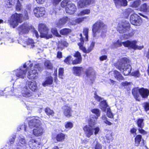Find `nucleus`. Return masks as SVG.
Listing matches in <instances>:
<instances>
[{"label":"nucleus","instance_id":"obj_1","mask_svg":"<svg viewBox=\"0 0 149 149\" xmlns=\"http://www.w3.org/2000/svg\"><path fill=\"white\" fill-rule=\"evenodd\" d=\"M32 65L30 61H28L24 64L23 66L20 67L12 71V74L13 75L11 77L10 81H15L19 78L24 79L26 78L27 69H29V67L31 68Z\"/></svg>","mask_w":149,"mask_h":149},{"label":"nucleus","instance_id":"obj_2","mask_svg":"<svg viewBox=\"0 0 149 149\" xmlns=\"http://www.w3.org/2000/svg\"><path fill=\"white\" fill-rule=\"evenodd\" d=\"M41 119L38 117H34L29 122V126L30 128H34L33 134L36 136H41L44 132V129L42 125Z\"/></svg>","mask_w":149,"mask_h":149},{"label":"nucleus","instance_id":"obj_3","mask_svg":"<svg viewBox=\"0 0 149 149\" xmlns=\"http://www.w3.org/2000/svg\"><path fill=\"white\" fill-rule=\"evenodd\" d=\"M107 26L100 20L97 21L93 25L92 31L93 37L100 36L104 38L106 36Z\"/></svg>","mask_w":149,"mask_h":149},{"label":"nucleus","instance_id":"obj_4","mask_svg":"<svg viewBox=\"0 0 149 149\" xmlns=\"http://www.w3.org/2000/svg\"><path fill=\"white\" fill-rule=\"evenodd\" d=\"M28 19V12L26 10H24L23 14L15 13L12 15L8 20V22L11 26L14 28L17 26L19 23L22 22L23 19Z\"/></svg>","mask_w":149,"mask_h":149},{"label":"nucleus","instance_id":"obj_5","mask_svg":"<svg viewBox=\"0 0 149 149\" xmlns=\"http://www.w3.org/2000/svg\"><path fill=\"white\" fill-rule=\"evenodd\" d=\"M116 67L122 72L125 75H128L130 73L132 67L130 64V60L127 58H121L116 65Z\"/></svg>","mask_w":149,"mask_h":149},{"label":"nucleus","instance_id":"obj_6","mask_svg":"<svg viewBox=\"0 0 149 149\" xmlns=\"http://www.w3.org/2000/svg\"><path fill=\"white\" fill-rule=\"evenodd\" d=\"M88 28H85L84 29L83 34L85 36V38H84V37H82V34H80V36H81L80 38L81 42L78 44L80 49L82 50L83 52L85 53H88L91 52L93 49L95 45V42H92L87 50L83 46L84 43V40L85 41H87L88 40Z\"/></svg>","mask_w":149,"mask_h":149},{"label":"nucleus","instance_id":"obj_7","mask_svg":"<svg viewBox=\"0 0 149 149\" xmlns=\"http://www.w3.org/2000/svg\"><path fill=\"white\" fill-rule=\"evenodd\" d=\"M31 63L32 65L31 68L29 67V69L27 70H30L28 74L27 77L30 79H36L38 77V73L41 70V67L40 64L34 63L33 66V64Z\"/></svg>","mask_w":149,"mask_h":149},{"label":"nucleus","instance_id":"obj_8","mask_svg":"<svg viewBox=\"0 0 149 149\" xmlns=\"http://www.w3.org/2000/svg\"><path fill=\"white\" fill-rule=\"evenodd\" d=\"M28 145L27 140L24 136L20 135L17 137L15 143V148L13 149L10 148V149H25L27 146Z\"/></svg>","mask_w":149,"mask_h":149},{"label":"nucleus","instance_id":"obj_9","mask_svg":"<svg viewBox=\"0 0 149 149\" xmlns=\"http://www.w3.org/2000/svg\"><path fill=\"white\" fill-rule=\"evenodd\" d=\"M33 28L31 24L27 23H25L20 25L18 28L19 35L23 36V38L28 34L31 29Z\"/></svg>","mask_w":149,"mask_h":149},{"label":"nucleus","instance_id":"obj_10","mask_svg":"<svg viewBox=\"0 0 149 149\" xmlns=\"http://www.w3.org/2000/svg\"><path fill=\"white\" fill-rule=\"evenodd\" d=\"M91 111L96 115H91L88 121V124H89L91 126H92L95 125L96 124L97 119L100 116V111L97 109H93L91 110Z\"/></svg>","mask_w":149,"mask_h":149},{"label":"nucleus","instance_id":"obj_11","mask_svg":"<svg viewBox=\"0 0 149 149\" xmlns=\"http://www.w3.org/2000/svg\"><path fill=\"white\" fill-rule=\"evenodd\" d=\"M130 29V25L128 22L123 20L118 25L117 30L120 33H124L129 31Z\"/></svg>","mask_w":149,"mask_h":149},{"label":"nucleus","instance_id":"obj_12","mask_svg":"<svg viewBox=\"0 0 149 149\" xmlns=\"http://www.w3.org/2000/svg\"><path fill=\"white\" fill-rule=\"evenodd\" d=\"M38 30L41 38H46L48 39L52 37V35L48 34L49 29L45 24H40L38 26Z\"/></svg>","mask_w":149,"mask_h":149},{"label":"nucleus","instance_id":"obj_13","mask_svg":"<svg viewBox=\"0 0 149 149\" xmlns=\"http://www.w3.org/2000/svg\"><path fill=\"white\" fill-rule=\"evenodd\" d=\"M17 90L20 91L22 95L26 97H29L32 95V93L28 88L27 85H18Z\"/></svg>","mask_w":149,"mask_h":149},{"label":"nucleus","instance_id":"obj_14","mask_svg":"<svg viewBox=\"0 0 149 149\" xmlns=\"http://www.w3.org/2000/svg\"><path fill=\"white\" fill-rule=\"evenodd\" d=\"M137 41L136 40H127L123 42V45L125 47H128L129 49H132L135 50L136 49H141L143 48V46H138L136 45Z\"/></svg>","mask_w":149,"mask_h":149},{"label":"nucleus","instance_id":"obj_15","mask_svg":"<svg viewBox=\"0 0 149 149\" xmlns=\"http://www.w3.org/2000/svg\"><path fill=\"white\" fill-rule=\"evenodd\" d=\"M130 21L133 25L138 26L141 24L142 20L137 15L134 13L131 15L130 17Z\"/></svg>","mask_w":149,"mask_h":149},{"label":"nucleus","instance_id":"obj_16","mask_svg":"<svg viewBox=\"0 0 149 149\" xmlns=\"http://www.w3.org/2000/svg\"><path fill=\"white\" fill-rule=\"evenodd\" d=\"M24 38H22L19 40V43L21 44L24 47H25V45L26 44L28 46V47L30 48H33L35 46V42L32 39L28 38L26 40H24Z\"/></svg>","mask_w":149,"mask_h":149},{"label":"nucleus","instance_id":"obj_17","mask_svg":"<svg viewBox=\"0 0 149 149\" xmlns=\"http://www.w3.org/2000/svg\"><path fill=\"white\" fill-rule=\"evenodd\" d=\"M33 12L36 17H41L45 14V8L44 7H37L34 8Z\"/></svg>","mask_w":149,"mask_h":149},{"label":"nucleus","instance_id":"obj_18","mask_svg":"<svg viewBox=\"0 0 149 149\" xmlns=\"http://www.w3.org/2000/svg\"><path fill=\"white\" fill-rule=\"evenodd\" d=\"M88 125H86L84 126L83 129L86 136L88 138H90L93 134L92 127L94 125L91 126L89 124Z\"/></svg>","mask_w":149,"mask_h":149},{"label":"nucleus","instance_id":"obj_19","mask_svg":"<svg viewBox=\"0 0 149 149\" xmlns=\"http://www.w3.org/2000/svg\"><path fill=\"white\" fill-rule=\"evenodd\" d=\"M87 77L91 80H93L95 78V73L92 68H87L86 72Z\"/></svg>","mask_w":149,"mask_h":149},{"label":"nucleus","instance_id":"obj_20","mask_svg":"<svg viewBox=\"0 0 149 149\" xmlns=\"http://www.w3.org/2000/svg\"><path fill=\"white\" fill-rule=\"evenodd\" d=\"M76 7L75 5L72 3L68 4L66 7L65 11L66 13L71 15L74 14L76 10Z\"/></svg>","mask_w":149,"mask_h":149},{"label":"nucleus","instance_id":"obj_21","mask_svg":"<svg viewBox=\"0 0 149 149\" xmlns=\"http://www.w3.org/2000/svg\"><path fill=\"white\" fill-rule=\"evenodd\" d=\"M71 109V107L68 105H65L62 107L64 114L66 117L69 118L71 116L72 111Z\"/></svg>","mask_w":149,"mask_h":149},{"label":"nucleus","instance_id":"obj_22","mask_svg":"<svg viewBox=\"0 0 149 149\" xmlns=\"http://www.w3.org/2000/svg\"><path fill=\"white\" fill-rule=\"evenodd\" d=\"M69 22H70V19L69 18L67 17H63L60 19L56 23V26L61 28Z\"/></svg>","mask_w":149,"mask_h":149},{"label":"nucleus","instance_id":"obj_23","mask_svg":"<svg viewBox=\"0 0 149 149\" xmlns=\"http://www.w3.org/2000/svg\"><path fill=\"white\" fill-rule=\"evenodd\" d=\"M40 143L36 139H31L29 141L28 145L32 149H38Z\"/></svg>","mask_w":149,"mask_h":149},{"label":"nucleus","instance_id":"obj_24","mask_svg":"<svg viewBox=\"0 0 149 149\" xmlns=\"http://www.w3.org/2000/svg\"><path fill=\"white\" fill-rule=\"evenodd\" d=\"M93 0H80L78 2V7L79 8H82L90 4Z\"/></svg>","mask_w":149,"mask_h":149},{"label":"nucleus","instance_id":"obj_25","mask_svg":"<svg viewBox=\"0 0 149 149\" xmlns=\"http://www.w3.org/2000/svg\"><path fill=\"white\" fill-rule=\"evenodd\" d=\"M26 85H27V87L32 91H36L38 89L37 83L35 81H27L26 82Z\"/></svg>","mask_w":149,"mask_h":149},{"label":"nucleus","instance_id":"obj_26","mask_svg":"<svg viewBox=\"0 0 149 149\" xmlns=\"http://www.w3.org/2000/svg\"><path fill=\"white\" fill-rule=\"evenodd\" d=\"M116 7L119 8L121 6H125L127 5V0H113Z\"/></svg>","mask_w":149,"mask_h":149},{"label":"nucleus","instance_id":"obj_27","mask_svg":"<svg viewBox=\"0 0 149 149\" xmlns=\"http://www.w3.org/2000/svg\"><path fill=\"white\" fill-rule=\"evenodd\" d=\"M139 94L143 98H146L149 95V90L147 88H141L139 89Z\"/></svg>","mask_w":149,"mask_h":149},{"label":"nucleus","instance_id":"obj_28","mask_svg":"<svg viewBox=\"0 0 149 149\" xmlns=\"http://www.w3.org/2000/svg\"><path fill=\"white\" fill-rule=\"evenodd\" d=\"M73 73L76 75L80 76L83 72L84 69L82 67H74L73 68Z\"/></svg>","mask_w":149,"mask_h":149},{"label":"nucleus","instance_id":"obj_29","mask_svg":"<svg viewBox=\"0 0 149 149\" xmlns=\"http://www.w3.org/2000/svg\"><path fill=\"white\" fill-rule=\"evenodd\" d=\"M74 56L76 58V59L72 61V64H76L80 63L81 61V57L80 53L79 52H76L74 55Z\"/></svg>","mask_w":149,"mask_h":149},{"label":"nucleus","instance_id":"obj_30","mask_svg":"<svg viewBox=\"0 0 149 149\" xmlns=\"http://www.w3.org/2000/svg\"><path fill=\"white\" fill-rule=\"evenodd\" d=\"M139 89L138 87H135L133 89L132 91V94L136 100L138 101H139V99H138L139 96Z\"/></svg>","mask_w":149,"mask_h":149},{"label":"nucleus","instance_id":"obj_31","mask_svg":"<svg viewBox=\"0 0 149 149\" xmlns=\"http://www.w3.org/2000/svg\"><path fill=\"white\" fill-rule=\"evenodd\" d=\"M109 106L107 105L105 100H103L100 102L99 104L100 108L103 111H105L107 110Z\"/></svg>","mask_w":149,"mask_h":149},{"label":"nucleus","instance_id":"obj_32","mask_svg":"<svg viewBox=\"0 0 149 149\" xmlns=\"http://www.w3.org/2000/svg\"><path fill=\"white\" fill-rule=\"evenodd\" d=\"M113 73L114 76L118 80L120 81L124 79V78L122 75L117 71L114 70Z\"/></svg>","mask_w":149,"mask_h":149},{"label":"nucleus","instance_id":"obj_33","mask_svg":"<svg viewBox=\"0 0 149 149\" xmlns=\"http://www.w3.org/2000/svg\"><path fill=\"white\" fill-rule=\"evenodd\" d=\"M15 3V0H6L5 6L8 8H11L14 5Z\"/></svg>","mask_w":149,"mask_h":149},{"label":"nucleus","instance_id":"obj_34","mask_svg":"<svg viewBox=\"0 0 149 149\" xmlns=\"http://www.w3.org/2000/svg\"><path fill=\"white\" fill-rule=\"evenodd\" d=\"M53 81V78L51 76L49 77L46 78L45 81L42 84V85L44 86H45L52 84Z\"/></svg>","mask_w":149,"mask_h":149},{"label":"nucleus","instance_id":"obj_35","mask_svg":"<svg viewBox=\"0 0 149 149\" xmlns=\"http://www.w3.org/2000/svg\"><path fill=\"white\" fill-rule=\"evenodd\" d=\"M134 31H131L128 34H124L121 37L120 39L121 40L128 39L132 37L134 35Z\"/></svg>","mask_w":149,"mask_h":149},{"label":"nucleus","instance_id":"obj_36","mask_svg":"<svg viewBox=\"0 0 149 149\" xmlns=\"http://www.w3.org/2000/svg\"><path fill=\"white\" fill-rule=\"evenodd\" d=\"M14 91V88L13 86H8L4 89V91L6 92V93L7 95H12Z\"/></svg>","mask_w":149,"mask_h":149},{"label":"nucleus","instance_id":"obj_37","mask_svg":"<svg viewBox=\"0 0 149 149\" xmlns=\"http://www.w3.org/2000/svg\"><path fill=\"white\" fill-rule=\"evenodd\" d=\"M91 13V10L89 9L83 10L80 11L78 14V16H81L85 15H88Z\"/></svg>","mask_w":149,"mask_h":149},{"label":"nucleus","instance_id":"obj_38","mask_svg":"<svg viewBox=\"0 0 149 149\" xmlns=\"http://www.w3.org/2000/svg\"><path fill=\"white\" fill-rule=\"evenodd\" d=\"M123 42L119 40H117L116 42L113 43L111 45V47L113 48H117L122 46Z\"/></svg>","mask_w":149,"mask_h":149},{"label":"nucleus","instance_id":"obj_39","mask_svg":"<svg viewBox=\"0 0 149 149\" xmlns=\"http://www.w3.org/2000/svg\"><path fill=\"white\" fill-rule=\"evenodd\" d=\"M140 9L143 12H147L149 11V5L146 3H144L141 6Z\"/></svg>","mask_w":149,"mask_h":149},{"label":"nucleus","instance_id":"obj_40","mask_svg":"<svg viewBox=\"0 0 149 149\" xmlns=\"http://www.w3.org/2000/svg\"><path fill=\"white\" fill-rule=\"evenodd\" d=\"M65 137L64 134L60 133L57 134L56 137V140L58 141H62L64 140Z\"/></svg>","mask_w":149,"mask_h":149},{"label":"nucleus","instance_id":"obj_41","mask_svg":"<svg viewBox=\"0 0 149 149\" xmlns=\"http://www.w3.org/2000/svg\"><path fill=\"white\" fill-rule=\"evenodd\" d=\"M142 136L141 135H137L135 138V145L136 146H138L140 142L141 141Z\"/></svg>","mask_w":149,"mask_h":149},{"label":"nucleus","instance_id":"obj_42","mask_svg":"<svg viewBox=\"0 0 149 149\" xmlns=\"http://www.w3.org/2000/svg\"><path fill=\"white\" fill-rule=\"evenodd\" d=\"M71 31V29H69L65 28L60 31V33L62 35H67Z\"/></svg>","mask_w":149,"mask_h":149},{"label":"nucleus","instance_id":"obj_43","mask_svg":"<svg viewBox=\"0 0 149 149\" xmlns=\"http://www.w3.org/2000/svg\"><path fill=\"white\" fill-rule=\"evenodd\" d=\"M143 119H139L136 122L138 127L140 128H143L144 127V124L143 123Z\"/></svg>","mask_w":149,"mask_h":149},{"label":"nucleus","instance_id":"obj_44","mask_svg":"<svg viewBox=\"0 0 149 149\" xmlns=\"http://www.w3.org/2000/svg\"><path fill=\"white\" fill-rule=\"evenodd\" d=\"M87 17H79L76 19L75 20V23H73L72 25H75L76 24H79L84 20L85 19H87Z\"/></svg>","mask_w":149,"mask_h":149},{"label":"nucleus","instance_id":"obj_45","mask_svg":"<svg viewBox=\"0 0 149 149\" xmlns=\"http://www.w3.org/2000/svg\"><path fill=\"white\" fill-rule=\"evenodd\" d=\"M16 10L17 12H21L22 7L19 0H18L16 6Z\"/></svg>","mask_w":149,"mask_h":149},{"label":"nucleus","instance_id":"obj_46","mask_svg":"<svg viewBox=\"0 0 149 149\" xmlns=\"http://www.w3.org/2000/svg\"><path fill=\"white\" fill-rule=\"evenodd\" d=\"M45 112L46 114L48 116L51 115L53 116L54 114V112L53 110H51L48 107H47L45 109Z\"/></svg>","mask_w":149,"mask_h":149},{"label":"nucleus","instance_id":"obj_47","mask_svg":"<svg viewBox=\"0 0 149 149\" xmlns=\"http://www.w3.org/2000/svg\"><path fill=\"white\" fill-rule=\"evenodd\" d=\"M45 66L47 69H51L52 68V65L49 61L47 60L45 61Z\"/></svg>","mask_w":149,"mask_h":149},{"label":"nucleus","instance_id":"obj_48","mask_svg":"<svg viewBox=\"0 0 149 149\" xmlns=\"http://www.w3.org/2000/svg\"><path fill=\"white\" fill-rule=\"evenodd\" d=\"M68 45V43L67 42L65 41H62L61 42L59 43L58 45V48H60L62 49L63 47H67Z\"/></svg>","mask_w":149,"mask_h":149},{"label":"nucleus","instance_id":"obj_49","mask_svg":"<svg viewBox=\"0 0 149 149\" xmlns=\"http://www.w3.org/2000/svg\"><path fill=\"white\" fill-rule=\"evenodd\" d=\"M61 0H53L52 3L53 5L55 7L56 9H59V3Z\"/></svg>","mask_w":149,"mask_h":149},{"label":"nucleus","instance_id":"obj_50","mask_svg":"<svg viewBox=\"0 0 149 149\" xmlns=\"http://www.w3.org/2000/svg\"><path fill=\"white\" fill-rule=\"evenodd\" d=\"M141 1L140 0H136L134 1L132 4V6L133 7H138L141 4Z\"/></svg>","mask_w":149,"mask_h":149},{"label":"nucleus","instance_id":"obj_51","mask_svg":"<svg viewBox=\"0 0 149 149\" xmlns=\"http://www.w3.org/2000/svg\"><path fill=\"white\" fill-rule=\"evenodd\" d=\"M73 125L72 122H67L65 125V127L68 130L70 129L73 127Z\"/></svg>","mask_w":149,"mask_h":149},{"label":"nucleus","instance_id":"obj_52","mask_svg":"<svg viewBox=\"0 0 149 149\" xmlns=\"http://www.w3.org/2000/svg\"><path fill=\"white\" fill-rule=\"evenodd\" d=\"M70 1V0H63L61 3V6L63 8L66 6H67L68 4L69 3Z\"/></svg>","mask_w":149,"mask_h":149},{"label":"nucleus","instance_id":"obj_53","mask_svg":"<svg viewBox=\"0 0 149 149\" xmlns=\"http://www.w3.org/2000/svg\"><path fill=\"white\" fill-rule=\"evenodd\" d=\"M15 136L14 135L10 136L9 139V141L8 142V144L10 145L11 144H13L15 141Z\"/></svg>","mask_w":149,"mask_h":149},{"label":"nucleus","instance_id":"obj_54","mask_svg":"<svg viewBox=\"0 0 149 149\" xmlns=\"http://www.w3.org/2000/svg\"><path fill=\"white\" fill-rule=\"evenodd\" d=\"M51 32L52 33L56 36L59 37L61 36L58 32L57 29L55 28H54L52 29Z\"/></svg>","mask_w":149,"mask_h":149},{"label":"nucleus","instance_id":"obj_55","mask_svg":"<svg viewBox=\"0 0 149 149\" xmlns=\"http://www.w3.org/2000/svg\"><path fill=\"white\" fill-rule=\"evenodd\" d=\"M93 130L94 132V134L96 135L98 134V133L100 130V129L98 126H94L92 127Z\"/></svg>","mask_w":149,"mask_h":149},{"label":"nucleus","instance_id":"obj_56","mask_svg":"<svg viewBox=\"0 0 149 149\" xmlns=\"http://www.w3.org/2000/svg\"><path fill=\"white\" fill-rule=\"evenodd\" d=\"M107 116L109 118H113V115L111 112L110 109L109 107L107 108Z\"/></svg>","mask_w":149,"mask_h":149},{"label":"nucleus","instance_id":"obj_57","mask_svg":"<svg viewBox=\"0 0 149 149\" xmlns=\"http://www.w3.org/2000/svg\"><path fill=\"white\" fill-rule=\"evenodd\" d=\"M64 73V70L63 68H60L58 70V77L59 78L63 79Z\"/></svg>","mask_w":149,"mask_h":149},{"label":"nucleus","instance_id":"obj_58","mask_svg":"<svg viewBox=\"0 0 149 149\" xmlns=\"http://www.w3.org/2000/svg\"><path fill=\"white\" fill-rule=\"evenodd\" d=\"M106 138L107 139V142L108 143H110L113 140L112 135L111 134H107L106 136Z\"/></svg>","mask_w":149,"mask_h":149},{"label":"nucleus","instance_id":"obj_59","mask_svg":"<svg viewBox=\"0 0 149 149\" xmlns=\"http://www.w3.org/2000/svg\"><path fill=\"white\" fill-rule=\"evenodd\" d=\"M94 97L95 99L97 101L101 102L102 101L104 100V99L103 98L100 97L97 95L96 93H95Z\"/></svg>","mask_w":149,"mask_h":149},{"label":"nucleus","instance_id":"obj_60","mask_svg":"<svg viewBox=\"0 0 149 149\" xmlns=\"http://www.w3.org/2000/svg\"><path fill=\"white\" fill-rule=\"evenodd\" d=\"M132 76L136 77H139L140 75L139 71L138 70L134 71L132 73Z\"/></svg>","mask_w":149,"mask_h":149},{"label":"nucleus","instance_id":"obj_61","mask_svg":"<svg viewBox=\"0 0 149 149\" xmlns=\"http://www.w3.org/2000/svg\"><path fill=\"white\" fill-rule=\"evenodd\" d=\"M72 60V59H71V56H68L64 60V62L67 64H70V62Z\"/></svg>","mask_w":149,"mask_h":149},{"label":"nucleus","instance_id":"obj_62","mask_svg":"<svg viewBox=\"0 0 149 149\" xmlns=\"http://www.w3.org/2000/svg\"><path fill=\"white\" fill-rule=\"evenodd\" d=\"M143 107L145 111H148L149 109V103L148 102L145 103L144 104Z\"/></svg>","mask_w":149,"mask_h":149},{"label":"nucleus","instance_id":"obj_63","mask_svg":"<svg viewBox=\"0 0 149 149\" xmlns=\"http://www.w3.org/2000/svg\"><path fill=\"white\" fill-rule=\"evenodd\" d=\"M136 129L135 128H133L130 130V132L134 135L136 134Z\"/></svg>","mask_w":149,"mask_h":149},{"label":"nucleus","instance_id":"obj_64","mask_svg":"<svg viewBox=\"0 0 149 149\" xmlns=\"http://www.w3.org/2000/svg\"><path fill=\"white\" fill-rule=\"evenodd\" d=\"M101 145L99 143H97L95 146V149H102Z\"/></svg>","mask_w":149,"mask_h":149}]
</instances>
